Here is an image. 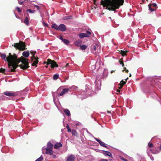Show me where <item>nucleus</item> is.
<instances>
[{"instance_id":"a878e982","label":"nucleus","mask_w":161,"mask_h":161,"mask_svg":"<svg viewBox=\"0 0 161 161\" xmlns=\"http://www.w3.org/2000/svg\"><path fill=\"white\" fill-rule=\"evenodd\" d=\"M125 83V82L123 80H122L121 81L120 83L119 84V85L120 86V89L122 87L123 85H124Z\"/></svg>"},{"instance_id":"aec40b11","label":"nucleus","mask_w":161,"mask_h":161,"mask_svg":"<svg viewBox=\"0 0 161 161\" xmlns=\"http://www.w3.org/2000/svg\"><path fill=\"white\" fill-rule=\"evenodd\" d=\"M29 53L28 52L25 51L22 53L23 56L25 58H27L29 55Z\"/></svg>"},{"instance_id":"8fccbe9b","label":"nucleus","mask_w":161,"mask_h":161,"mask_svg":"<svg viewBox=\"0 0 161 161\" xmlns=\"http://www.w3.org/2000/svg\"><path fill=\"white\" fill-rule=\"evenodd\" d=\"M87 133H88L90 135V136H93V135H92L90 133H89V132L88 131H87Z\"/></svg>"},{"instance_id":"13d9d810","label":"nucleus","mask_w":161,"mask_h":161,"mask_svg":"<svg viewBox=\"0 0 161 161\" xmlns=\"http://www.w3.org/2000/svg\"><path fill=\"white\" fill-rule=\"evenodd\" d=\"M97 62H98V60L97 61L96 63V64H97Z\"/></svg>"},{"instance_id":"2f4dec72","label":"nucleus","mask_w":161,"mask_h":161,"mask_svg":"<svg viewBox=\"0 0 161 161\" xmlns=\"http://www.w3.org/2000/svg\"><path fill=\"white\" fill-rule=\"evenodd\" d=\"M43 159V158L41 156L39 158H37L35 161H41Z\"/></svg>"},{"instance_id":"de8ad7c7","label":"nucleus","mask_w":161,"mask_h":161,"mask_svg":"<svg viewBox=\"0 0 161 161\" xmlns=\"http://www.w3.org/2000/svg\"><path fill=\"white\" fill-rule=\"evenodd\" d=\"M43 25L45 26H48V25L47 24H46V23H45V22H43Z\"/></svg>"},{"instance_id":"a18cd8bd","label":"nucleus","mask_w":161,"mask_h":161,"mask_svg":"<svg viewBox=\"0 0 161 161\" xmlns=\"http://www.w3.org/2000/svg\"><path fill=\"white\" fill-rule=\"evenodd\" d=\"M60 39H61L62 41H63V40L64 39L63 38V37L62 36H60Z\"/></svg>"},{"instance_id":"c756f323","label":"nucleus","mask_w":161,"mask_h":161,"mask_svg":"<svg viewBox=\"0 0 161 161\" xmlns=\"http://www.w3.org/2000/svg\"><path fill=\"white\" fill-rule=\"evenodd\" d=\"M71 133L74 136H77V133L75 130H72L71 131Z\"/></svg>"},{"instance_id":"bb28decb","label":"nucleus","mask_w":161,"mask_h":161,"mask_svg":"<svg viewBox=\"0 0 161 161\" xmlns=\"http://www.w3.org/2000/svg\"><path fill=\"white\" fill-rule=\"evenodd\" d=\"M26 11L30 13H34L36 11L35 10H31V9H28L26 10Z\"/></svg>"},{"instance_id":"9b49d317","label":"nucleus","mask_w":161,"mask_h":161,"mask_svg":"<svg viewBox=\"0 0 161 161\" xmlns=\"http://www.w3.org/2000/svg\"><path fill=\"white\" fill-rule=\"evenodd\" d=\"M94 138L100 144L101 146H102L103 147H106V144L104 142H102L100 140H99L96 138L94 137Z\"/></svg>"},{"instance_id":"473e14b6","label":"nucleus","mask_w":161,"mask_h":161,"mask_svg":"<svg viewBox=\"0 0 161 161\" xmlns=\"http://www.w3.org/2000/svg\"><path fill=\"white\" fill-rule=\"evenodd\" d=\"M150 6L154 7V8H156L157 7V4L155 3H153L151 5H150Z\"/></svg>"},{"instance_id":"a211bd4d","label":"nucleus","mask_w":161,"mask_h":161,"mask_svg":"<svg viewBox=\"0 0 161 161\" xmlns=\"http://www.w3.org/2000/svg\"><path fill=\"white\" fill-rule=\"evenodd\" d=\"M151 152L153 154H156L159 153V151L156 148H155L154 149H151L150 150Z\"/></svg>"},{"instance_id":"f704fd0d","label":"nucleus","mask_w":161,"mask_h":161,"mask_svg":"<svg viewBox=\"0 0 161 161\" xmlns=\"http://www.w3.org/2000/svg\"><path fill=\"white\" fill-rule=\"evenodd\" d=\"M5 71V69H3L2 68H1L0 69V72H2L3 73H4Z\"/></svg>"},{"instance_id":"72a5a7b5","label":"nucleus","mask_w":161,"mask_h":161,"mask_svg":"<svg viewBox=\"0 0 161 161\" xmlns=\"http://www.w3.org/2000/svg\"><path fill=\"white\" fill-rule=\"evenodd\" d=\"M66 128H67L68 132H70L71 131V130L70 129V128H69V127L68 124L67 125Z\"/></svg>"},{"instance_id":"f03ea898","label":"nucleus","mask_w":161,"mask_h":161,"mask_svg":"<svg viewBox=\"0 0 161 161\" xmlns=\"http://www.w3.org/2000/svg\"><path fill=\"white\" fill-rule=\"evenodd\" d=\"M124 2V0H104L101 1L102 5L106 7V9L113 11L119 8Z\"/></svg>"},{"instance_id":"4be33fe9","label":"nucleus","mask_w":161,"mask_h":161,"mask_svg":"<svg viewBox=\"0 0 161 161\" xmlns=\"http://www.w3.org/2000/svg\"><path fill=\"white\" fill-rule=\"evenodd\" d=\"M52 27L55 29L57 30H58V27L59 26H58L57 25L55 24H53L52 25Z\"/></svg>"},{"instance_id":"6e6d98bb","label":"nucleus","mask_w":161,"mask_h":161,"mask_svg":"<svg viewBox=\"0 0 161 161\" xmlns=\"http://www.w3.org/2000/svg\"><path fill=\"white\" fill-rule=\"evenodd\" d=\"M113 72V70L111 71V73H112Z\"/></svg>"},{"instance_id":"c85d7f7f","label":"nucleus","mask_w":161,"mask_h":161,"mask_svg":"<svg viewBox=\"0 0 161 161\" xmlns=\"http://www.w3.org/2000/svg\"><path fill=\"white\" fill-rule=\"evenodd\" d=\"M120 53L122 54V56H125L126 54V51L121 50V51Z\"/></svg>"},{"instance_id":"09e8293b","label":"nucleus","mask_w":161,"mask_h":161,"mask_svg":"<svg viewBox=\"0 0 161 161\" xmlns=\"http://www.w3.org/2000/svg\"><path fill=\"white\" fill-rule=\"evenodd\" d=\"M124 69L125 70V72L127 73L128 72V70L126 69V68H124Z\"/></svg>"},{"instance_id":"f3484780","label":"nucleus","mask_w":161,"mask_h":161,"mask_svg":"<svg viewBox=\"0 0 161 161\" xmlns=\"http://www.w3.org/2000/svg\"><path fill=\"white\" fill-rule=\"evenodd\" d=\"M82 41L80 40H78L77 41H76L75 42V45L77 46H80V45L81 44Z\"/></svg>"},{"instance_id":"1a4fd4ad","label":"nucleus","mask_w":161,"mask_h":161,"mask_svg":"<svg viewBox=\"0 0 161 161\" xmlns=\"http://www.w3.org/2000/svg\"><path fill=\"white\" fill-rule=\"evenodd\" d=\"M66 30V28L65 25L63 24H61L59 26L58 30L62 31H64Z\"/></svg>"},{"instance_id":"37998d69","label":"nucleus","mask_w":161,"mask_h":161,"mask_svg":"<svg viewBox=\"0 0 161 161\" xmlns=\"http://www.w3.org/2000/svg\"><path fill=\"white\" fill-rule=\"evenodd\" d=\"M119 62L120 64L122 65V66H124V64L123 61H119Z\"/></svg>"},{"instance_id":"423d86ee","label":"nucleus","mask_w":161,"mask_h":161,"mask_svg":"<svg viewBox=\"0 0 161 161\" xmlns=\"http://www.w3.org/2000/svg\"><path fill=\"white\" fill-rule=\"evenodd\" d=\"M44 149L46 150V151L45 153L46 154H49L50 155H52L53 154V151L52 148H45L44 147H43L42 148L43 153L44 151Z\"/></svg>"},{"instance_id":"6ab92c4d","label":"nucleus","mask_w":161,"mask_h":161,"mask_svg":"<svg viewBox=\"0 0 161 161\" xmlns=\"http://www.w3.org/2000/svg\"><path fill=\"white\" fill-rule=\"evenodd\" d=\"M53 144L52 143H51L50 142H48L47 143V147L45 148L53 149Z\"/></svg>"},{"instance_id":"4d7b16f0","label":"nucleus","mask_w":161,"mask_h":161,"mask_svg":"<svg viewBox=\"0 0 161 161\" xmlns=\"http://www.w3.org/2000/svg\"><path fill=\"white\" fill-rule=\"evenodd\" d=\"M131 76V74H130L129 76L130 77Z\"/></svg>"},{"instance_id":"e433bc0d","label":"nucleus","mask_w":161,"mask_h":161,"mask_svg":"<svg viewBox=\"0 0 161 161\" xmlns=\"http://www.w3.org/2000/svg\"><path fill=\"white\" fill-rule=\"evenodd\" d=\"M148 146L150 148H151L153 146V144L150 143H148Z\"/></svg>"},{"instance_id":"f8f14e48","label":"nucleus","mask_w":161,"mask_h":161,"mask_svg":"<svg viewBox=\"0 0 161 161\" xmlns=\"http://www.w3.org/2000/svg\"><path fill=\"white\" fill-rule=\"evenodd\" d=\"M103 153L105 156H108L111 158L112 157V154L109 152L103 150Z\"/></svg>"},{"instance_id":"a19ab883","label":"nucleus","mask_w":161,"mask_h":161,"mask_svg":"<svg viewBox=\"0 0 161 161\" xmlns=\"http://www.w3.org/2000/svg\"><path fill=\"white\" fill-rule=\"evenodd\" d=\"M120 158L122 160L125 161H127V160L125 158H124L123 157H120Z\"/></svg>"},{"instance_id":"0e129e2a","label":"nucleus","mask_w":161,"mask_h":161,"mask_svg":"<svg viewBox=\"0 0 161 161\" xmlns=\"http://www.w3.org/2000/svg\"><path fill=\"white\" fill-rule=\"evenodd\" d=\"M69 65V64H67V65Z\"/></svg>"},{"instance_id":"603ef678","label":"nucleus","mask_w":161,"mask_h":161,"mask_svg":"<svg viewBox=\"0 0 161 161\" xmlns=\"http://www.w3.org/2000/svg\"><path fill=\"white\" fill-rule=\"evenodd\" d=\"M151 158L152 160H154V158L153 157Z\"/></svg>"},{"instance_id":"39448f33","label":"nucleus","mask_w":161,"mask_h":161,"mask_svg":"<svg viewBox=\"0 0 161 161\" xmlns=\"http://www.w3.org/2000/svg\"><path fill=\"white\" fill-rule=\"evenodd\" d=\"M30 53L33 55V56L31 57V58H34L35 60L32 63V65L33 66H35L36 64H38V60L37 58L34 56V55L35 54L36 52L31 51Z\"/></svg>"},{"instance_id":"ddd939ff","label":"nucleus","mask_w":161,"mask_h":161,"mask_svg":"<svg viewBox=\"0 0 161 161\" xmlns=\"http://www.w3.org/2000/svg\"><path fill=\"white\" fill-rule=\"evenodd\" d=\"M75 157L72 154L69 156L67 159V161H74Z\"/></svg>"},{"instance_id":"0eeeda50","label":"nucleus","mask_w":161,"mask_h":161,"mask_svg":"<svg viewBox=\"0 0 161 161\" xmlns=\"http://www.w3.org/2000/svg\"><path fill=\"white\" fill-rule=\"evenodd\" d=\"M95 84L96 88L98 90L100 89L101 85V81L99 80H95Z\"/></svg>"},{"instance_id":"7c9ffc66","label":"nucleus","mask_w":161,"mask_h":161,"mask_svg":"<svg viewBox=\"0 0 161 161\" xmlns=\"http://www.w3.org/2000/svg\"><path fill=\"white\" fill-rule=\"evenodd\" d=\"M62 41L65 44H68L69 42V40H67V39H64Z\"/></svg>"},{"instance_id":"cd10ccee","label":"nucleus","mask_w":161,"mask_h":161,"mask_svg":"<svg viewBox=\"0 0 161 161\" xmlns=\"http://www.w3.org/2000/svg\"><path fill=\"white\" fill-rule=\"evenodd\" d=\"M149 9L150 10L151 12L153 11H155L156 9V8H153L152 7V6H150V5H148Z\"/></svg>"},{"instance_id":"f257e3e1","label":"nucleus","mask_w":161,"mask_h":161,"mask_svg":"<svg viewBox=\"0 0 161 161\" xmlns=\"http://www.w3.org/2000/svg\"><path fill=\"white\" fill-rule=\"evenodd\" d=\"M0 56L4 59L5 61H7L8 63V66L10 71H14L16 68L18 66V64L20 62H21V64H20L19 66L21 69H26L29 67L28 66V59L25 58L23 57H21L18 59L17 56L14 55H12L10 53H9V56L7 58L5 54H1Z\"/></svg>"},{"instance_id":"052dcab7","label":"nucleus","mask_w":161,"mask_h":161,"mask_svg":"<svg viewBox=\"0 0 161 161\" xmlns=\"http://www.w3.org/2000/svg\"><path fill=\"white\" fill-rule=\"evenodd\" d=\"M20 1H25V0H20Z\"/></svg>"},{"instance_id":"b1692460","label":"nucleus","mask_w":161,"mask_h":161,"mask_svg":"<svg viewBox=\"0 0 161 161\" xmlns=\"http://www.w3.org/2000/svg\"><path fill=\"white\" fill-rule=\"evenodd\" d=\"M87 47V46L85 45H83L80 46V48L81 50H85Z\"/></svg>"},{"instance_id":"5701e85b","label":"nucleus","mask_w":161,"mask_h":161,"mask_svg":"<svg viewBox=\"0 0 161 161\" xmlns=\"http://www.w3.org/2000/svg\"><path fill=\"white\" fill-rule=\"evenodd\" d=\"M24 23L26 25H29V21L27 17H25L24 21Z\"/></svg>"},{"instance_id":"393cba45","label":"nucleus","mask_w":161,"mask_h":161,"mask_svg":"<svg viewBox=\"0 0 161 161\" xmlns=\"http://www.w3.org/2000/svg\"><path fill=\"white\" fill-rule=\"evenodd\" d=\"M59 77V75L58 74H55L53 76V79L54 80L57 79Z\"/></svg>"},{"instance_id":"680f3d73","label":"nucleus","mask_w":161,"mask_h":161,"mask_svg":"<svg viewBox=\"0 0 161 161\" xmlns=\"http://www.w3.org/2000/svg\"><path fill=\"white\" fill-rule=\"evenodd\" d=\"M53 100H54H54H55L54 97H53Z\"/></svg>"},{"instance_id":"4c0bfd02","label":"nucleus","mask_w":161,"mask_h":161,"mask_svg":"<svg viewBox=\"0 0 161 161\" xmlns=\"http://www.w3.org/2000/svg\"><path fill=\"white\" fill-rule=\"evenodd\" d=\"M16 8V9H17L18 10V12H19L20 13V12H21L22 10L21 9H20L19 7H17Z\"/></svg>"},{"instance_id":"e2e57ef3","label":"nucleus","mask_w":161,"mask_h":161,"mask_svg":"<svg viewBox=\"0 0 161 161\" xmlns=\"http://www.w3.org/2000/svg\"><path fill=\"white\" fill-rule=\"evenodd\" d=\"M59 89H58L57 90V91H58Z\"/></svg>"},{"instance_id":"4468645a","label":"nucleus","mask_w":161,"mask_h":161,"mask_svg":"<svg viewBox=\"0 0 161 161\" xmlns=\"http://www.w3.org/2000/svg\"><path fill=\"white\" fill-rule=\"evenodd\" d=\"M69 90V89H64L61 92L58 94V95L59 96H62L64 95V94L65 93L67 92Z\"/></svg>"},{"instance_id":"3c124183","label":"nucleus","mask_w":161,"mask_h":161,"mask_svg":"<svg viewBox=\"0 0 161 161\" xmlns=\"http://www.w3.org/2000/svg\"><path fill=\"white\" fill-rule=\"evenodd\" d=\"M92 69H95V65H93L92 66Z\"/></svg>"},{"instance_id":"412c9836","label":"nucleus","mask_w":161,"mask_h":161,"mask_svg":"<svg viewBox=\"0 0 161 161\" xmlns=\"http://www.w3.org/2000/svg\"><path fill=\"white\" fill-rule=\"evenodd\" d=\"M64 112L67 116H69L70 115V111L68 109H64Z\"/></svg>"},{"instance_id":"5fc2aeb1","label":"nucleus","mask_w":161,"mask_h":161,"mask_svg":"<svg viewBox=\"0 0 161 161\" xmlns=\"http://www.w3.org/2000/svg\"><path fill=\"white\" fill-rule=\"evenodd\" d=\"M117 92H120V90L119 89H118L117 90Z\"/></svg>"},{"instance_id":"ea45409f","label":"nucleus","mask_w":161,"mask_h":161,"mask_svg":"<svg viewBox=\"0 0 161 161\" xmlns=\"http://www.w3.org/2000/svg\"><path fill=\"white\" fill-rule=\"evenodd\" d=\"M86 34L87 35V36H89V35H90L91 34V32L89 31H86Z\"/></svg>"},{"instance_id":"6e6552de","label":"nucleus","mask_w":161,"mask_h":161,"mask_svg":"<svg viewBox=\"0 0 161 161\" xmlns=\"http://www.w3.org/2000/svg\"><path fill=\"white\" fill-rule=\"evenodd\" d=\"M108 75V71L107 69H104L103 73L102 75L100 77L101 79L106 77Z\"/></svg>"},{"instance_id":"bf43d9fd","label":"nucleus","mask_w":161,"mask_h":161,"mask_svg":"<svg viewBox=\"0 0 161 161\" xmlns=\"http://www.w3.org/2000/svg\"><path fill=\"white\" fill-rule=\"evenodd\" d=\"M56 157V155H54V156H53V157L54 158H55V157Z\"/></svg>"},{"instance_id":"79ce46f5","label":"nucleus","mask_w":161,"mask_h":161,"mask_svg":"<svg viewBox=\"0 0 161 161\" xmlns=\"http://www.w3.org/2000/svg\"><path fill=\"white\" fill-rule=\"evenodd\" d=\"M34 6L36 8H37V10H39L40 7H39L37 5H35Z\"/></svg>"},{"instance_id":"9d476101","label":"nucleus","mask_w":161,"mask_h":161,"mask_svg":"<svg viewBox=\"0 0 161 161\" xmlns=\"http://www.w3.org/2000/svg\"><path fill=\"white\" fill-rule=\"evenodd\" d=\"M3 93L5 95L8 96H15L16 95L15 93L12 92H4Z\"/></svg>"},{"instance_id":"864d4df0","label":"nucleus","mask_w":161,"mask_h":161,"mask_svg":"<svg viewBox=\"0 0 161 161\" xmlns=\"http://www.w3.org/2000/svg\"><path fill=\"white\" fill-rule=\"evenodd\" d=\"M159 149H160V151H161V145L159 147Z\"/></svg>"},{"instance_id":"20e7f679","label":"nucleus","mask_w":161,"mask_h":161,"mask_svg":"<svg viewBox=\"0 0 161 161\" xmlns=\"http://www.w3.org/2000/svg\"><path fill=\"white\" fill-rule=\"evenodd\" d=\"M51 64L52 68H53L55 67H58V65L56 64L54 60H52L50 59H47V64Z\"/></svg>"},{"instance_id":"dca6fc26","label":"nucleus","mask_w":161,"mask_h":161,"mask_svg":"<svg viewBox=\"0 0 161 161\" xmlns=\"http://www.w3.org/2000/svg\"><path fill=\"white\" fill-rule=\"evenodd\" d=\"M79 37L81 38H83L84 37H88V36H87V35L86 33H80L79 34Z\"/></svg>"},{"instance_id":"2eb2a0df","label":"nucleus","mask_w":161,"mask_h":161,"mask_svg":"<svg viewBox=\"0 0 161 161\" xmlns=\"http://www.w3.org/2000/svg\"><path fill=\"white\" fill-rule=\"evenodd\" d=\"M62 144L60 143H56L55 145L54 148L55 149H59L60 147H62Z\"/></svg>"},{"instance_id":"49530a36","label":"nucleus","mask_w":161,"mask_h":161,"mask_svg":"<svg viewBox=\"0 0 161 161\" xmlns=\"http://www.w3.org/2000/svg\"><path fill=\"white\" fill-rule=\"evenodd\" d=\"M100 161H108V160L106 159H102Z\"/></svg>"},{"instance_id":"c9c22d12","label":"nucleus","mask_w":161,"mask_h":161,"mask_svg":"<svg viewBox=\"0 0 161 161\" xmlns=\"http://www.w3.org/2000/svg\"><path fill=\"white\" fill-rule=\"evenodd\" d=\"M96 50V47L95 46H93L92 47V51L93 52H94V51Z\"/></svg>"},{"instance_id":"c03bdc74","label":"nucleus","mask_w":161,"mask_h":161,"mask_svg":"<svg viewBox=\"0 0 161 161\" xmlns=\"http://www.w3.org/2000/svg\"><path fill=\"white\" fill-rule=\"evenodd\" d=\"M69 17L66 16L64 17V19H69L70 18H69Z\"/></svg>"},{"instance_id":"58836bf2","label":"nucleus","mask_w":161,"mask_h":161,"mask_svg":"<svg viewBox=\"0 0 161 161\" xmlns=\"http://www.w3.org/2000/svg\"><path fill=\"white\" fill-rule=\"evenodd\" d=\"M18 0L19 4H22L24 2V1H20V0Z\"/></svg>"},{"instance_id":"7ed1b4c3","label":"nucleus","mask_w":161,"mask_h":161,"mask_svg":"<svg viewBox=\"0 0 161 161\" xmlns=\"http://www.w3.org/2000/svg\"><path fill=\"white\" fill-rule=\"evenodd\" d=\"M14 46L15 48L20 50L25 49V45L23 42H20L19 43H14Z\"/></svg>"}]
</instances>
